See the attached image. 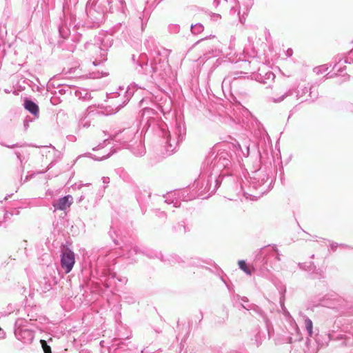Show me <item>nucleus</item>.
<instances>
[{
  "label": "nucleus",
  "mask_w": 353,
  "mask_h": 353,
  "mask_svg": "<svg viewBox=\"0 0 353 353\" xmlns=\"http://www.w3.org/2000/svg\"><path fill=\"white\" fill-rule=\"evenodd\" d=\"M15 334L19 338L23 339L24 342L30 341L34 338L33 332L28 329H20L18 327L15 330Z\"/></svg>",
  "instance_id": "39448f33"
},
{
  "label": "nucleus",
  "mask_w": 353,
  "mask_h": 353,
  "mask_svg": "<svg viewBox=\"0 0 353 353\" xmlns=\"http://www.w3.org/2000/svg\"><path fill=\"white\" fill-rule=\"evenodd\" d=\"M252 1L253 0H245L244 4L246 8V10H248L249 8H250L252 6Z\"/></svg>",
  "instance_id": "2eb2a0df"
},
{
  "label": "nucleus",
  "mask_w": 353,
  "mask_h": 353,
  "mask_svg": "<svg viewBox=\"0 0 353 353\" xmlns=\"http://www.w3.org/2000/svg\"><path fill=\"white\" fill-rule=\"evenodd\" d=\"M305 326L306 330L308 332L309 336H312L313 334V323L312 321L307 317L305 318Z\"/></svg>",
  "instance_id": "0eeeda50"
},
{
  "label": "nucleus",
  "mask_w": 353,
  "mask_h": 353,
  "mask_svg": "<svg viewBox=\"0 0 353 353\" xmlns=\"http://www.w3.org/2000/svg\"><path fill=\"white\" fill-rule=\"evenodd\" d=\"M109 155L107 154L106 156L103 155L102 157H95L94 158L95 160H98V161H101V160H103V159H105V157H108Z\"/></svg>",
  "instance_id": "f3484780"
},
{
  "label": "nucleus",
  "mask_w": 353,
  "mask_h": 353,
  "mask_svg": "<svg viewBox=\"0 0 353 353\" xmlns=\"http://www.w3.org/2000/svg\"><path fill=\"white\" fill-rule=\"evenodd\" d=\"M6 337V332L4 331L0 332V339H3Z\"/></svg>",
  "instance_id": "a211bd4d"
},
{
  "label": "nucleus",
  "mask_w": 353,
  "mask_h": 353,
  "mask_svg": "<svg viewBox=\"0 0 353 353\" xmlns=\"http://www.w3.org/2000/svg\"><path fill=\"white\" fill-rule=\"evenodd\" d=\"M157 113L153 109L145 108L143 111L141 122L149 128L155 120Z\"/></svg>",
  "instance_id": "7ed1b4c3"
},
{
  "label": "nucleus",
  "mask_w": 353,
  "mask_h": 353,
  "mask_svg": "<svg viewBox=\"0 0 353 353\" xmlns=\"http://www.w3.org/2000/svg\"><path fill=\"white\" fill-rule=\"evenodd\" d=\"M203 27L201 24L197 23L195 25H192L191 26V30L193 34H198L203 31Z\"/></svg>",
  "instance_id": "1a4fd4ad"
},
{
  "label": "nucleus",
  "mask_w": 353,
  "mask_h": 353,
  "mask_svg": "<svg viewBox=\"0 0 353 353\" xmlns=\"http://www.w3.org/2000/svg\"><path fill=\"white\" fill-rule=\"evenodd\" d=\"M1 331H3V330L0 327V332H1Z\"/></svg>",
  "instance_id": "5701e85b"
},
{
  "label": "nucleus",
  "mask_w": 353,
  "mask_h": 353,
  "mask_svg": "<svg viewBox=\"0 0 353 353\" xmlns=\"http://www.w3.org/2000/svg\"><path fill=\"white\" fill-rule=\"evenodd\" d=\"M103 182L104 183H109V178L108 177H103Z\"/></svg>",
  "instance_id": "6ab92c4d"
},
{
  "label": "nucleus",
  "mask_w": 353,
  "mask_h": 353,
  "mask_svg": "<svg viewBox=\"0 0 353 353\" xmlns=\"http://www.w3.org/2000/svg\"><path fill=\"white\" fill-rule=\"evenodd\" d=\"M72 196L67 195L60 198L56 203H54L53 206L57 210H65L72 205Z\"/></svg>",
  "instance_id": "20e7f679"
},
{
  "label": "nucleus",
  "mask_w": 353,
  "mask_h": 353,
  "mask_svg": "<svg viewBox=\"0 0 353 353\" xmlns=\"http://www.w3.org/2000/svg\"><path fill=\"white\" fill-rule=\"evenodd\" d=\"M23 150H24L23 148H21L19 150L15 152V154L20 161H22L23 159L21 157L22 153H23Z\"/></svg>",
  "instance_id": "4468645a"
},
{
  "label": "nucleus",
  "mask_w": 353,
  "mask_h": 353,
  "mask_svg": "<svg viewBox=\"0 0 353 353\" xmlns=\"http://www.w3.org/2000/svg\"><path fill=\"white\" fill-rule=\"evenodd\" d=\"M239 268L243 270L245 274H247L248 275H251V271L248 268L246 263L245 261L243 260H241L239 261Z\"/></svg>",
  "instance_id": "6e6552de"
},
{
  "label": "nucleus",
  "mask_w": 353,
  "mask_h": 353,
  "mask_svg": "<svg viewBox=\"0 0 353 353\" xmlns=\"http://www.w3.org/2000/svg\"><path fill=\"white\" fill-rule=\"evenodd\" d=\"M185 134L184 128L181 125H176L172 132L169 133L168 141L170 147H176L178 143L183 139Z\"/></svg>",
  "instance_id": "f03ea898"
},
{
  "label": "nucleus",
  "mask_w": 353,
  "mask_h": 353,
  "mask_svg": "<svg viewBox=\"0 0 353 353\" xmlns=\"http://www.w3.org/2000/svg\"><path fill=\"white\" fill-rule=\"evenodd\" d=\"M74 263V253L68 248L64 249L61 254V265L65 273H69L72 270Z\"/></svg>",
  "instance_id": "f257e3e1"
},
{
  "label": "nucleus",
  "mask_w": 353,
  "mask_h": 353,
  "mask_svg": "<svg viewBox=\"0 0 353 353\" xmlns=\"http://www.w3.org/2000/svg\"><path fill=\"white\" fill-rule=\"evenodd\" d=\"M287 54H288V56H291L292 54V50L288 49L287 50Z\"/></svg>",
  "instance_id": "aec40b11"
},
{
  "label": "nucleus",
  "mask_w": 353,
  "mask_h": 353,
  "mask_svg": "<svg viewBox=\"0 0 353 353\" xmlns=\"http://www.w3.org/2000/svg\"><path fill=\"white\" fill-rule=\"evenodd\" d=\"M305 91H306V92H307V91H308V90H307V88H305Z\"/></svg>",
  "instance_id": "4be33fe9"
},
{
  "label": "nucleus",
  "mask_w": 353,
  "mask_h": 353,
  "mask_svg": "<svg viewBox=\"0 0 353 353\" xmlns=\"http://www.w3.org/2000/svg\"><path fill=\"white\" fill-rule=\"evenodd\" d=\"M328 68H329L327 65H323L319 67L315 68L314 71L318 74H323L327 71Z\"/></svg>",
  "instance_id": "9d476101"
},
{
  "label": "nucleus",
  "mask_w": 353,
  "mask_h": 353,
  "mask_svg": "<svg viewBox=\"0 0 353 353\" xmlns=\"http://www.w3.org/2000/svg\"><path fill=\"white\" fill-rule=\"evenodd\" d=\"M119 110V107L117 106L114 109L112 108L111 110H110L109 112H106L105 114H114V113H116L117 112H118Z\"/></svg>",
  "instance_id": "dca6fc26"
},
{
  "label": "nucleus",
  "mask_w": 353,
  "mask_h": 353,
  "mask_svg": "<svg viewBox=\"0 0 353 353\" xmlns=\"http://www.w3.org/2000/svg\"><path fill=\"white\" fill-rule=\"evenodd\" d=\"M25 108L33 115L37 116L39 113L38 105L30 100H26L24 102Z\"/></svg>",
  "instance_id": "423d86ee"
},
{
  "label": "nucleus",
  "mask_w": 353,
  "mask_h": 353,
  "mask_svg": "<svg viewBox=\"0 0 353 353\" xmlns=\"http://www.w3.org/2000/svg\"><path fill=\"white\" fill-rule=\"evenodd\" d=\"M122 281H123V283H126V282H127V279H126V278H123V279L122 280Z\"/></svg>",
  "instance_id": "412c9836"
},
{
  "label": "nucleus",
  "mask_w": 353,
  "mask_h": 353,
  "mask_svg": "<svg viewBox=\"0 0 353 353\" xmlns=\"http://www.w3.org/2000/svg\"><path fill=\"white\" fill-rule=\"evenodd\" d=\"M106 55H107V52L105 50H100V56H101V60L97 62V60H95L94 61H93V65H99L101 62L105 61L106 59Z\"/></svg>",
  "instance_id": "9b49d317"
},
{
  "label": "nucleus",
  "mask_w": 353,
  "mask_h": 353,
  "mask_svg": "<svg viewBox=\"0 0 353 353\" xmlns=\"http://www.w3.org/2000/svg\"><path fill=\"white\" fill-rule=\"evenodd\" d=\"M41 343H43L42 346H43L44 353H51L50 347L46 345V341H41Z\"/></svg>",
  "instance_id": "ddd939ff"
},
{
  "label": "nucleus",
  "mask_w": 353,
  "mask_h": 353,
  "mask_svg": "<svg viewBox=\"0 0 353 353\" xmlns=\"http://www.w3.org/2000/svg\"><path fill=\"white\" fill-rule=\"evenodd\" d=\"M291 92H287L285 93V94H283L281 97H279V98H273V101L274 102H276V103H278V102H281L287 96H288L289 94H290Z\"/></svg>",
  "instance_id": "f8f14e48"
}]
</instances>
